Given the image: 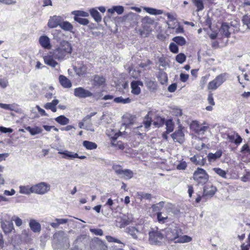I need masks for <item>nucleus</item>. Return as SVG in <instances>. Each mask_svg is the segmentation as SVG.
Returning a JSON list of instances; mask_svg holds the SVG:
<instances>
[{
  "label": "nucleus",
  "instance_id": "obj_51",
  "mask_svg": "<svg viewBox=\"0 0 250 250\" xmlns=\"http://www.w3.org/2000/svg\"><path fill=\"white\" fill-rule=\"evenodd\" d=\"M186 56L183 53H180L176 57V61L179 63H183L185 62Z\"/></svg>",
  "mask_w": 250,
  "mask_h": 250
},
{
  "label": "nucleus",
  "instance_id": "obj_60",
  "mask_svg": "<svg viewBox=\"0 0 250 250\" xmlns=\"http://www.w3.org/2000/svg\"><path fill=\"white\" fill-rule=\"evenodd\" d=\"M114 10L118 14L121 15L124 12V8L122 6H114Z\"/></svg>",
  "mask_w": 250,
  "mask_h": 250
},
{
  "label": "nucleus",
  "instance_id": "obj_52",
  "mask_svg": "<svg viewBox=\"0 0 250 250\" xmlns=\"http://www.w3.org/2000/svg\"><path fill=\"white\" fill-rule=\"evenodd\" d=\"M112 169L115 171V173L118 175L119 177L122 174V171L123 170L122 167L118 165H114L112 166Z\"/></svg>",
  "mask_w": 250,
  "mask_h": 250
},
{
  "label": "nucleus",
  "instance_id": "obj_40",
  "mask_svg": "<svg viewBox=\"0 0 250 250\" xmlns=\"http://www.w3.org/2000/svg\"><path fill=\"white\" fill-rule=\"evenodd\" d=\"M132 100L129 98H124L122 97H119L114 98V102L116 103H121L123 104H126L130 103Z\"/></svg>",
  "mask_w": 250,
  "mask_h": 250
},
{
  "label": "nucleus",
  "instance_id": "obj_38",
  "mask_svg": "<svg viewBox=\"0 0 250 250\" xmlns=\"http://www.w3.org/2000/svg\"><path fill=\"white\" fill-rule=\"evenodd\" d=\"M144 9L148 13L151 15H158L163 13V11L162 10L156 9L149 7H144Z\"/></svg>",
  "mask_w": 250,
  "mask_h": 250
},
{
  "label": "nucleus",
  "instance_id": "obj_17",
  "mask_svg": "<svg viewBox=\"0 0 250 250\" xmlns=\"http://www.w3.org/2000/svg\"><path fill=\"white\" fill-rule=\"evenodd\" d=\"M29 226L30 229L35 233H39L41 230V224L35 219L29 221Z\"/></svg>",
  "mask_w": 250,
  "mask_h": 250
},
{
  "label": "nucleus",
  "instance_id": "obj_50",
  "mask_svg": "<svg viewBox=\"0 0 250 250\" xmlns=\"http://www.w3.org/2000/svg\"><path fill=\"white\" fill-rule=\"evenodd\" d=\"M242 21L243 24L247 26L248 28L250 29V14L243 16Z\"/></svg>",
  "mask_w": 250,
  "mask_h": 250
},
{
  "label": "nucleus",
  "instance_id": "obj_35",
  "mask_svg": "<svg viewBox=\"0 0 250 250\" xmlns=\"http://www.w3.org/2000/svg\"><path fill=\"white\" fill-rule=\"evenodd\" d=\"M133 176V172L130 169H123L120 177L125 178V179H130Z\"/></svg>",
  "mask_w": 250,
  "mask_h": 250
},
{
  "label": "nucleus",
  "instance_id": "obj_26",
  "mask_svg": "<svg viewBox=\"0 0 250 250\" xmlns=\"http://www.w3.org/2000/svg\"><path fill=\"white\" fill-rule=\"evenodd\" d=\"M59 100L55 99L50 103H47L43 107L46 109H50L52 112H56L57 111L56 105L59 104Z\"/></svg>",
  "mask_w": 250,
  "mask_h": 250
},
{
  "label": "nucleus",
  "instance_id": "obj_24",
  "mask_svg": "<svg viewBox=\"0 0 250 250\" xmlns=\"http://www.w3.org/2000/svg\"><path fill=\"white\" fill-rule=\"evenodd\" d=\"M216 188L212 185H207L204 189V195L212 196L216 191Z\"/></svg>",
  "mask_w": 250,
  "mask_h": 250
},
{
  "label": "nucleus",
  "instance_id": "obj_37",
  "mask_svg": "<svg viewBox=\"0 0 250 250\" xmlns=\"http://www.w3.org/2000/svg\"><path fill=\"white\" fill-rule=\"evenodd\" d=\"M83 146L88 150L95 149L97 147V145L96 143L88 141H84L83 143Z\"/></svg>",
  "mask_w": 250,
  "mask_h": 250
},
{
  "label": "nucleus",
  "instance_id": "obj_23",
  "mask_svg": "<svg viewBox=\"0 0 250 250\" xmlns=\"http://www.w3.org/2000/svg\"><path fill=\"white\" fill-rule=\"evenodd\" d=\"M228 139L229 142L234 143L236 145L240 144L242 141V138L238 133H233L228 135Z\"/></svg>",
  "mask_w": 250,
  "mask_h": 250
},
{
  "label": "nucleus",
  "instance_id": "obj_58",
  "mask_svg": "<svg viewBox=\"0 0 250 250\" xmlns=\"http://www.w3.org/2000/svg\"><path fill=\"white\" fill-rule=\"evenodd\" d=\"M90 231L96 235L102 236L103 235V231L100 229H90Z\"/></svg>",
  "mask_w": 250,
  "mask_h": 250
},
{
  "label": "nucleus",
  "instance_id": "obj_21",
  "mask_svg": "<svg viewBox=\"0 0 250 250\" xmlns=\"http://www.w3.org/2000/svg\"><path fill=\"white\" fill-rule=\"evenodd\" d=\"M222 155V151L218 150L215 153H209L207 155V158L209 163H212L219 159Z\"/></svg>",
  "mask_w": 250,
  "mask_h": 250
},
{
  "label": "nucleus",
  "instance_id": "obj_28",
  "mask_svg": "<svg viewBox=\"0 0 250 250\" xmlns=\"http://www.w3.org/2000/svg\"><path fill=\"white\" fill-rule=\"evenodd\" d=\"M105 80L103 76L95 75L93 78V84L95 86H104Z\"/></svg>",
  "mask_w": 250,
  "mask_h": 250
},
{
  "label": "nucleus",
  "instance_id": "obj_8",
  "mask_svg": "<svg viewBox=\"0 0 250 250\" xmlns=\"http://www.w3.org/2000/svg\"><path fill=\"white\" fill-rule=\"evenodd\" d=\"M54 238L57 239L60 244L63 243L64 249H67L69 247L68 238L64 231H59L55 233L54 235Z\"/></svg>",
  "mask_w": 250,
  "mask_h": 250
},
{
  "label": "nucleus",
  "instance_id": "obj_33",
  "mask_svg": "<svg viewBox=\"0 0 250 250\" xmlns=\"http://www.w3.org/2000/svg\"><path fill=\"white\" fill-rule=\"evenodd\" d=\"M167 24L168 28L169 29H172L173 30H174V31H173L172 33L174 32L176 34H180L183 33L184 31L183 27L179 25V22H177V24L175 25V26H172V24H171L170 23H167Z\"/></svg>",
  "mask_w": 250,
  "mask_h": 250
},
{
  "label": "nucleus",
  "instance_id": "obj_10",
  "mask_svg": "<svg viewBox=\"0 0 250 250\" xmlns=\"http://www.w3.org/2000/svg\"><path fill=\"white\" fill-rule=\"evenodd\" d=\"M234 31V27L229 23L223 22L219 30L220 33L226 38H229L231 33Z\"/></svg>",
  "mask_w": 250,
  "mask_h": 250
},
{
  "label": "nucleus",
  "instance_id": "obj_22",
  "mask_svg": "<svg viewBox=\"0 0 250 250\" xmlns=\"http://www.w3.org/2000/svg\"><path fill=\"white\" fill-rule=\"evenodd\" d=\"M78 66H76L74 68V70L77 75L79 76H83L85 74L87 71V67L82 62L79 63Z\"/></svg>",
  "mask_w": 250,
  "mask_h": 250
},
{
  "label": "nucleus",
  "instance_id": "obj_13",
  "mask_svg": "<svg viewBox=\"0 0 250 250\" xmlns=\"http://www.w3.org/2000/svg\"><path fill=\"white\" fill-rule=\"evenodd\" d=\"M0 225L3 232L5 234L11 233L14 229V225L11 221L1 220Z\"/></svg>",
  "mask_w": 250,
  "mask_h": 250
},
{
  "label": "nucleus",
  "instance_id": "obj_19",
  "mask_svg": "<svg viewBox=\"0 0 250 250\" xmlns=\"http://www.w3.org/2000/svg\"><path fill=\"white\" fill-rule=\"evenodd\" d=\"M58 153L63 155L62 158L67 159H74L78 157V154L68 150L62 151L58 149Z\"/></svg>",
  "mask_w": 250,
  "mask_h": 250
},
{
  "label": "nucleus",
  "instance_id": "obj_63",
  "mask_svg": "<svg viewBox=\"0 0 250 250\" xmlns=\"http://www.w3.org/2000/svg\"><path fill=\"white\" fill-rule=\"evenodd\" d=\"M0 131L2 133H12L13 130L10 128H6L3 126H0Z\"/></svg>",
  "mask_w": 250,
  "mask_h": 250
},
{
  "label": "nucleus",
  "instance_id": "obj_12",
  "mask_svg": "<svg viewBox=\"0 0 250 250\" xmlns=\"http://www.w3.org/2000/svg\"><path fill=\"white\" fill-rule=\"evenodd\" d=\"M171 136L175 142H178L181 144L185 140V135L181 127H179L177 130L171 135Z\"/></svg>",
  "mask_w": 250,
  "mask_h": 250
},
{
  "label": "nucleus",
  "instance_id": "obj_42",
  "mask_svg": "<svg viewBox=\"0 0 250 250\" xmlns=\"http://www.w3.org/2000/svg\"><path fill=\"white\" fill-rule=\"evenodd\" d=\"M71 14L74 15V17H87L89 16V13L82 10H76L71 12Z\"/></svg>",
  "mask_w": 250,
  "mask_h": 250
},
{
  "label": "nucleus",
  "instance_id": "obj_1",
  "mask_svg": "<svg viewBox=\"0 0 250 250\" xmlns=\"http://www.w3.org/2000/svg\"><path fill=\"white\" fill-rule=\"evenodd\" d=\"M182 229L176 226H172L165 229L166 238L168 241H173L175 243H185L192 240L191 237L182 235Z\"/></svg>",
  "mask_w": 250,
  "mask_h": 250
},
{
  "label": "nucleus",
  "instance_id": "obj_34",
  "mask_svg": "<svg viewBox=\"0 0 250 250\" xmlns=\"http://www.w3.org/2000/svg\"><path fill=\"white\" fill-rule=\"evenodd\" d=\"M89 12L96 21L100 22L102 21V17L96 9L92 8L90 9Z\"/></svg>",
  "mask_w": 250,
  "mask_h": 250
},
{
  "label": "nucleus",
  "instance_id": "obj_55",
  "mask_svg": "<svg viewBox=\"0 0 250 250\" xmlns=\"http://www.w3.org/2000/svg\"><path fill=\"white\" fill-rule=\"evenodd\" d=\"M42 131V129L38 126H35L34 127H32L31 132L30 134L32 135H35L36 134H38L41 133Z\"/></svg>",
  "mask_w": 250,
  "mask_h": 250
},
{
  "label": "nucleus",
  "instance_id": "obj_61",
  "mask_svg": "<svg viewBox=\"0 0 250 250\" xmlns=\"http://www.w3.org/2000/svg\"><path fill=\"white\" fill-rule=\"evenodd\" d=\"M121 132L119 131L118 132L115 133L114 135L113 136H111V139L112 140L111 144L112 146H115V144L114 143L113 141H115L118 138V137L120 135H121Z\"/></svg>",
  "mask_w": 250,
  "mask_h": 250
},
{
  "label": "nucleus",
  "instance_id": "obj_46",
  "mask_svg": "<svg viewBox=\"0 0 250 250\" xmlns=\"http://www.w3.org/2000/svg\"><path fill=\"white\" fill-rule=\"evenodd\" d=\"M192 2L197 7V11H199L203 10L204 6L202 0H192Z\"/></svg>",
  "mask_w": 250,
  "mask_h": 250
},
{
  "label": "nucleus",
  "instance_id": "obj_64",
  "mask_svg": "<svg viewBox=\"0 0 250 250\" xmlns=\"http://www.w3.org/2000/svg\"><path fill=\"white\" fill-rule=\"evenodd\" d=\"M187 167L185 162H182L177 166V168L179 170H184Z\"/></svg>",
  "mask_w": 250,
  "mask_h": 250
},
{
  "label": "nucleus",
  "instance_id": "obj_5",
  "mask_svg": "<svg viewBox=\"0 0 250 250\" xmlns=\"http://www.w3.org/2000/svg\"><path fill=\"white\" fill-rule=\"evenodd\" d=\"M74 95L76 97L79 98H85L87 97L93 96L94 98L97 100L100 99L101 97L100 93L99 94H93V93L89 91L86 90L82 87L75 88L74 90Z\"/></svg>",
  "mask_w": 250,
  "mask_h": 250
},
{
  "label": "nucleus",
  "instance_id": "obj_6",
  "mask_svg": "<svg viewBox=\"0 0 250 250\" xmlns=\"http://www.w3.org/2000/svg\"><path fill=\"white\" fill-rule=\"evenodd\" d=\"M164 238V235L160 230H153L149 233V241L152 245H160Z\"/></svg>",
  "mask_w": 250,
  "mask_h": 250
},
{
  "label": "nucleus",
  "instance_id": "obj_29",
  "mask_svg": "<svg viewBox=\"0 0 250 250\" xmlns=\"http://www.w3.org/2000/svg\"><path fill=\"white\" fill-rule=\"evenodd\" d=\"M20 192L21 194H30L33 193V186L30 187L29 185L21 186L20 187Z\"/></svg>",
  "mask_w": 250,
  "mask_h": 250
},
{
  "label": "nucleus",
  "instance_id": "obj_14",
  "mask_svg": "<svg viewBox=\"0 0 250 250\" xmlns=\"http://www.w3.org/2000/svg\"><path fill=\"white\" fill-rule=\"evenodd\" d=\"M143 83L140 81H133L131 83V93L136 95H138L141 93V88L139 86H143Z\"/></svg>",
  "mask_w": 250,
  "mask_h": 250
},
{
  "label": "nucleus",
  "instance_id": "obj_36",
  "mask_svg": "<svg viewBox=\"0 0 250 250\" xmlns=\"http://www.w3.org/2000/svg\"><path fill=\"white\" fill-rule=\"evenodd\" d=\"M154 118V123L153 124L157 126H162L164 124L165 120L164 118L158 116L156 114V112L155 111V114L153 116Z\"/></svg>",
  "mask_w": 250,
  "mask_h": 250
},
{
  "label": "nucleus",
  "instance_id": "obj_47",
  "mask_svg": "<svg viewBox=\"0 0 250 250\" xmlns=\"http://www.w3.org/2000/svg\"><path fill=\"white\" fill-rule=\"evenodd\" d=\"M74 20L75 21L83 25H86L89 22L87 19L81 17H74Z\"/></svg>",
  "mask_w": 250,
  "mask_h": 250
},
{
  "label": "nucleus",
  "instance_id": "obj_31",
  "mask_svg": "<svg viewBox=\"0 0 250 250\" xmlns=\"http://www.w3.org/2000/svg\"><path fill=\"white\" fill-rule=\"evenodd\" d=\"M0 107L5 110L16 111L18 108V105L17 104L15 103L12 104L0 103Z\"/></svg>",
  "mask_w": 250,
  "mask_h": 250
},
{
  "label": "nucleus",
  "instance_id": "obj_44",
  "mask_svg": "<svg viewBox=\"0 0 250 250\" xmlns=\"http://www.w3.org/2000/svg\"><path fill=\"white\" fill-rule=\"evenodd\" d=\"M166 132L167 133H169L171 132L174 129V125L172 120L169 119L167 120L166 122Z\"/></svg>",
  "mask_w": 250,
  "mask_h": 250
},
{
  "label": "nucleus",
  "instance_id": "obj_32",
  "mask_svg": "<svg viewBox=\"0 0 250 250\" xmlns=\"http://www.w3.org/2000/svg\"><path fill=\"white\" fill-rule=\"evenodd\" d=\"M133 218L131 215L127 216L124 215L121 219L122 224L121 225V227H124L131 223L133 221Z\"/></svg>",
  "mask_w": 250,
  "mask_h": 250
},
{
  "label": "nucleus",
  "instance_id": "obj_27",
  "mask_svg": "<svg viewBox=\"0 0 250 250\" xmlns=\"http://www.w3.org/2000/svg\"><path fill=\"white\" fill-rule=\"evenodd\" d=\"M59 81L61 84L64 88H70L72 86L71 81L66 77L63 75H60L59 76Z\"/></svg>",
  "mask_w": 250,
  "mask_h": 250
},
{
  "label": "nucleus",
  "instance_id": "obj_15",
  "mask_svg": "<svg viewBox=\"0 0 250 250\" xmlns=\"http://www.w3.org/2000/svg\"><path fill=\"white\" fill-rule=\"evenodd\" d=\"M126 232L129 234L133 238L135 239H141L142 233L134 227H128L126 229Z\"/></svg>",
  "mask_w": 250,
  "mask_h": 250
},
{
  "label": "nucleus",
  "instance_id": "obj_16",
  "mask_svg": "<svg viewBox=\"0 0 250 250\" xmlns=\"http://www.w3.org/2000/svg\"><path fill=\"white\" fill-rule=\"evenodd\" d=\"M41 45L45 49H49L51 48L50 39L47 36H42L40 37L39 40Z\"/></svg>",
  "mask_w": 250,
  "mask_h": 250
},
{
  "label": "nucleus",
  "instance_id": "obj_45",
  "mask_svg": "<svg viewBox=\"0 0 250 250\" xmlns=\"http://www.w3.org/2000/svg\"><path fill=\"white\" fill-rule=\"evenodd\" d=\"M212 169L219 176H221L223 178H227V173L225 170L218 167H215L213 168Z\"/></svg>",
  "mask_w": 250,
  "mask_h": 250
},
{
  "label": "nucleus",
  "instance_id": "obj_41",
  "mask_svg": "<svg viewBox=\"0 0 250 250\" xmlns=\"http://www.w3.org/2000/svg\"><path fill=\"white\" fill-rule=\"evenodd\" d=\"M55 121L62 125H67L69 122V120L63 115L60 116L55 118Z\"/></svg>",
  "mask_w": 250,
  "mask_h": 250
},
{
  "label": "nucleus",
  "instance_id": "obj_54",
  "mask_svg": "<svg viewBox=\"0 0 250 250\" xmlns=\"http://www.w3.org/2000/svg\"><path fill=\"white\" fill-rule=\"evenodd\" d=\"M106 239L109 242H115L119 244H121L124 246V244L119 239L113 237L111 236H106Z\"/></svg>",
  "mask_w": 250,
  "mask_h": 250
},
{
  "label": "nucleus",
  "instance_id": "obj_9",
  "mask_svg": "<svg viewBox=\"0 0 250 250\" xmlns=\"http://www.w3.org/2000/svg\"><path fill=\"white\" fill-rule=\"evenodd\" d=\"M190 129L194 131L196 133L199 135H203L205 132L208 129V127L204 126L200 124L197 121H192L190 125Z\"/></svg>",
  "mask_w": 250,
  "mask_h": 250
},
{
  "label": "nucleus",
  "instance_id": "obj_3",
  "mask_svg": "<svg viewBox=\"0 0 250 250\" xmlns=\"http://www.w3.org/2000/svg\"><path fill=\"white\" fill-rule=\"evenodd\" d=\"M227 75L226 73H224L217 76L214 80L208 83V89L210 90L217 89L226 81Z\"/></svg>",
  "mask_w": 250,
  "mask_h": 250
},
{
  "label": "nucleus",
  "instance_id": "obj_48",
  "mask_svg": "<svg viewBox=\"0 0 250 250\" xmlns=\"http://www.w3.org/2000/svg\"><path fill=\"white\" fill-rule=\"evenodd\" d=\"M168 219V217L166 215H163L162 212L157 213V219L159 222L163 224L166 222V220Z\"/></svg>",
  "mask_w": 250,
  "mask_h": 250
},
{
  "label": "nucleus",
  "instance_id": "obj_4",
  "mask_svg": "<svg viewBox=\"0 0 250 250\" xmlns=\"http://www.w3.org/2000/svg\"><path fill=\"white\" fill-rule=\"evenodd\" d=\"M193 178L198 184H204L208 180L209 176L204 169L198 168L194 171Z\"/></svg>",
  "mask_w": 250,
  "mask_h": 250
},
{
  "label": "nucleus",
  "instance_id": "obj_56",
  "mask_svg": "<svg viewBox=\"0 0 250 250\" xmlns=\"http://www.w3.org/2000/svg\"><path fill=\"white\" fill-rule=\"evenodd\" d=\"M85 123L82 120V121L80 122L79 123V126L80 128H84L87 130H90L92 131H94V129H92L91 128H90V125H86L84 126Z\"/></svg>",
  "mask_w": 250,
  "mask_h": 250
},
{
  "label": "nucleus",
  "instance_id": "obj_39",
  "mask_svg": "<svg viewBox=\"0 0 250 250\" xmlns=\"http://www.w3.org/2000/svg\"><path fill=\"white\" fill-rule=\"evenodd\" d=\"M146 86L150 91H155L157 89V83L155 82L148 80L146 82Z\"/></svg>",
  "mask_w": 250,
  "mask_h": 250
},
{
  "label": "nucleus",
  "instance_id": "obj_30",
  "mask_svg": "<svg viewBox=\"0 0 250 250\" xmlns=\"http://www.w3.org/2000/svg\"><path fill=\"white\" fill-rule=\"evenodd\" d=\"M60 27L64 31L72 32L73 29V25L67 21H61Z\"/></svg>",
  "mask_w": 250,
  "mask_h": 250
},
{
  "label": "nucleus",
  "instance_id": "obj_11",
  "mask_svg": "<svg viewBox=\"0 0 250 250\" xmlns=\"http://www.w3.org/2000/svg\"><path fill=\"white\" fill-rule=\"evenodd\" d=\"M62 17L60 16H53L50 17L47 23L48 26L50 28H53L60 25L61 21H63Z\"/></svg>",
  "mask_w": 250,
  "mask_h": 250
},
{
  "label": "nucleus",
  "instance_id": "obj_57",
  "mask_svg": "<svg viewBox=\"0 0 250 250\" xmlns=\"http://www.w3.org/2000/svg\"><path fill=\"white\" fill-rule=\"evenodd\" d=\"M241 152L250 154V147L249 146L248 144L244 145L241 148Z\"/></svg>",
  "mask_w": 250,
  "mask_h": 250
},
{
  "label": "nucleus",
  "instance_id": "obj_59",
  "mask_svg": "<svg viewBox=\"0 0 250 250\" xmlns=\"http://www.w3.org/2000/svg\"><path fill=\"white\" fill-rule=\"evenodd\" d=\"M12 220H13L15 222V224L17 227H20L22 224V220L18 216H13L12 218Z\"/></svg>",
  "mask_w": 250,
  "mask_h": 250
},
{
  "label": "nucleus",
  "instance_id": "obj_7",
  "mask_svg": "<svg viewBox=\"0 0 250 250\" xmlns=\"http://www.w3.org/2000/svg\"><path fill=\"white\" fill-rule=\"evenodd\" d=\"M33 193L40 195H43L50 189V185L46 182H42L33 185Z\"/></svg>",
  "mask_w": 250,
  "mask_h": 250
},
{
  "label": "nucleus",
  "instance_id": "obj_20",
  "mask_svg": "<svg viewBox=\"0 0 250 250\" xmlns=\"http://www.w3.org/2000/svg\"><path fill=\"white\" fill-rule=\"evenodd\" d=\"M43 58L44 63L54 68L58 64V63L54 60L55 58L53 57V54L44 56Z\"/></svg>",
  "mask_w": 250,
  "mask_h": 250
},
{
  "label": "nucleus",
  "instance_id": "obj_62",
  "mask_svg": "<svg viewBox=\"0 0 250 250\" xmlns=\"http://www.w3.org/2000/svg\"><path fill=\"white\" fill-rule=\"evenodd\" d=\"M208 103L212 105H214L215 104V102L213 97V94L211 92H209L208 95Z\"/></svg>",
  "mask_w": 250,
  "mask_h": 250
},
{
  "label": "nucleus",
  "instance_id": "obj_43",
  "mask_svg": "<svg viewBox=\"0 0 250 250\" xmlns=\"http://www.w3.org/2000/svg\"><path fill=\"white\" fill-rule=\"evenodd\" d=\"M172 41L180 46L184 45L186 43L185 39L181 36H176L172 39Z\"/></svg>",
  "mask_w": 250,
  "mask_h": 250
},
{
  "label": "nucleus",
  "instance_id": "obj_49",
  "mask_svg": "<svg viewBox=\"0 0 250 250\" xmlns=\"http://www.w3.org/2000/svg\"><path fill=\"white\" fill-rule=\"evenodd\" d=\"M96 112H92L89 115H86L85 117L83 118L82 120L86 125H90V127H91V124L90 123L91 118L96 115Z\"/></svg>",
  "mask_w": 250,
  "mask_h": 250
},
{
  "label": "nucleus",
  "instance_id": "obj_53",
  "mask_svg": "<svg viewBox=\"0 0 250 250\" xmlns=\"http://www.w3.org/2000/svg\"><path fill=\"white\" fill-rule=\"evenodd\" d=\"M169 48L170 51L173 53H177L179 51L178 46L174 42L170 43Z\"/></svg>",
  "mask_w": 250,
  "mask_h": 250
},
{
  "label": "nucleus",
  "instance_id": "obj_2",
  "mask_svg": "<svg viewBox=\"0 0 250 250\" xmlns=\"http://www.w3.org/2000/svg\"><path fill=\"white\" fill-rule=\"evenodd\" d=\"M72 52L71 44L66 41H62L52 52L53 57L59 61L66 59Z\"/></svg>",
  "mask_w": 250,
  "mask_h": 250
},
{
  "label": "nucleus",
  "instance_id": "obj_25",
  "mask_svg": "<svg viewBox=\"0 0 250 250\" xmlns=\"http://www.w3.org/2000/svg\"><path fill=\"white\" fill-rule=\"evenodd\" d=\"M154 114L155 111L151 110L149 111L147 114L145 116V120L144 121V124L146 128H148L150 126L152 119Z\"/></svg>",
  "mask_w": 250,
  "mask_h": 250
},
{
  "label": "nucleus",
  "instance_id": "obj_18",
  "mask_svg": "<svg viewBox=\"0 0 250 250\" xmlns=\"http://www.w3.org/2000/svg\"><path fill=\"white\" fill-rule=\"evenodd\" d=\"M190 161L196 165L204 166L206 162L205 158L200 155H194L190 158Z\"/></svg>",
  "mask_w": 250,
  "mask_h": 250
}]
</instances>
